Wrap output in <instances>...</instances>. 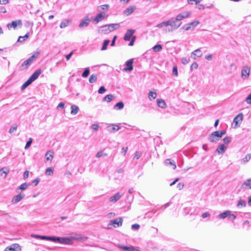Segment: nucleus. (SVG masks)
<instances>
[{
    "label": "nucleus",
    "mask_w": 251,
    "mask_h": 251,
    "mask_svg": "<svg viewBox=\"0 0 251 251\" xmlns=\"http://www.w3.org/2000/svg\"><path fill=\"white\" fill-rule=\"evenodd\" d=\"M41 73L40 69L36 70L30 77L22 85L21 90H24L35 80Z\"/></svg>",
    "instance_id": "nucleus-1"
},
{
    "label": "nucleus",
    "mask_w": 251,
    "mask_h": 251,
    "mask_svg": "<svg viewBox=\"0 0 251 251\" xmlns=\"http://www.w3.org/2000/svg\"><path fill=\"white\" fill-rule=\"evenodd\" d=\"M36 58L37 56L35 54H33L22 64L20 67V70H24L27 69Z\"/></svg>",
    "instance_id": "nucleus-2"
},
{
    "label": "nucleus",
    "mask_w": 251,
    "mask_h": 251,
    "mask_svg": "<svg viewBox=\"0 0 251 251\" xmlns=\"http://www.w3.org/2000/svg\"><path fill=\"white\" fill-rule=\"evenodd\" d=\"M170 23L169 25L171 26V28L168 29V31H173L174 30L177 29L181 25L182 23L179 22V24H177V21L174 18H172L169 20Z\"/></svg>",
    "instance_id": "nucleus-3"
},
{
    "label": "nucleus",
    "mask_w": 251,
    "mask_h": 251,
    "mask_svg": "<svg viewBox=\"0 0 251 251\" xmlns=\"http://www.w3.org/2000/svg\"><path fill=\"white\" fill-rule=\"evenodd\" d=\"M218 131L213 132L209 135L208 137V140L211 143H216L220 140Z\"/></svg>",
    "instance_id": "nucleus-4"
},
{
    "label": "nucleus",
    "mask_w": 251,
    "mask_h": 251,
    "mask_svg": "<svg viewBox=\"0 0 251 251\" xmlns=\"http://www.w3.org/2000/svg\"><path fill=\"white\" fill-rule=\"evenodd\" d=\"M108 15H106L104 12H101L97 15L93 22L95 24H97L99 22L103 20Z\"/></svg>",
    "instance_id": "nucleus-5"
},
{
    "label": "nucleus",
    "mask_w": 251,
    "mask_h": 251,
    "mask_svg": "<svg viewBox=\"0 0 251 251\" xmlns=\"http://www.w3.org/2000/svg\"><path fill=\"white\" fill-rule=\"evenodd\" d=\"M250 68L248 66H244L241 70V77L243 79L247 78L250 73Z\"/></svg>",
    "instance_id": "nucleus-6"
},
{
    "label": "nucleus",
    "mask_w": 251,
    "mask_h": 251,
    "mask_svg": "<svg viewBox=\"0 0 251 251\" xmlns=\"http://www.w3.org/2000/svg\"><path fill=\"white\" fill-rule=\"evenodd\" d=\"M133 59H130L126 61L125 63L126 67L124 68L123 71L125 72H131L133 69Z\"/></svg>",
    "instance_id": "nucleus-7"
},
{
    "label": "nucleus",
    "mask_w": 251,
    "mask_h": 251,
    "mask_svg": "<svg viewBox=\"0 0 251 251\" xmlns=\"http://www.w3.org/2000/svg\"><path fill=\"white\" fill-rule=\"evenodd\" d=\"M243 118V114L241 113H239L238 115L235 116L233 119V123L235 124V127H237L240 126V124L242 121Z\"/></svg>",
    "instance_id": "nucleus-8"
},
{
    "label": "nucleus",
    "mask_w": 251,
    "mask_h": 251,
    "mask_svg": "<svg viewBox=\"0 0 251 251\" xmlns=\"http://www.w3.org/2000/svg\"><path fill=\"white\" fill-rule=\"evenodd\" d=\"M21 250L20 246L18 244H13L7 247L3 251H18Z\"/></svg>",
    "instance_id": "nucleus-9"
},
{
    "label": "nucleus",
    "mask_w": 251,
    "mask_h": 251,
    "mask_svg": "<svg viewBox=\"0 0 251 251\" xmlns=\"http://www.w3.org/2000/svg\"><path fill=\"white\" fill-rule=\"evenodd\" d=\"M135 32V29H128L126 30L125 36L124 37V40L125 41H129L131 39V37L133 34Z\"/></svg>",
    "instance_id": "nucleus-10"
},
{
    "label": "nucleus",
    "mask_w": 251,
    "mask_h": 251,
    "mask_svg": "<svg viewBox=\"0 0 251 251\" xmlns=\"http://www.w3.org/2000/svg\"><path fill=\"white\" fill-rule=\"evenodd\" d=\"M122 223L123 219L122 218H118L110 221V225L115 227L122 226Z\"/></svg>",
    "instance_id": "nucleus-11"
},
{
    "label": "nucleus",
    "mask_w": 251,
    "mask_h": 251,
    "mask_svg": "<svg viewBox=\"0 0 251 251\" xmlns=\"http://www.w3.org/2000/svg\"><path fill=\"white\" fill-rule=\"evenodd\" d=\"M22 25V21L20 20L12 21L11 23L7 24V27L10 29L12 27L15 29L18 25L21 26Z\"/></svg>",
    "instance_id": "nucleus-12"
},
{
    "label": "nucleus",
    "mask_w": 251,
    "mask_h": 251,
    "mask_svg": "<svg viewBox=\"0 0 251 251\" xmlns=\"http://www.w3.org/2000/svg\"><path fill=\"white\" fill-rule=\"evenodd\" d=\"M90 21V19L89 18L88 16L85 17L84 19L82 20V21L80 23L79 25V27L80 28L87 27Z\"/></svg>",
    "instance_id": "nucleus-13"
},
{
    "label": "nucleus",
    "mask_w": 251,
    "mask_h": 251,
    "mask_svg": "<svg viewBox=\"0 0 251 251\" xmlns=\"http://www.w3.org/2000/svg\"><path fill=\"white\" fill-rule=\"evenodd\" d=\"M59 243L65 245H71L73 243L72 240L68 237H59Z\"/></svg>",
    "instance_id": "nucleus-14"
},
{
    "label": "nucleus",
    "mask_w": 251,
    "mask_h": 251,
    "mask_svg": "<svg viewBox=\"0 0 251 251\" xmlns=\"http://www.w3.org/2000/svg\"><path fill=\"white\" fill-rule=\"evenodd\" d=\"M98 32L104 34H107L110 33L108 25L101 26L100 29L98 30Z\"/></svg>",
    "instance_id": "nucleus-15"
},
{
    "label": "nucleus",
    "mask_w": 251,
    "mask_h": 251,
    "mask_svg": "<svg viewBox=\"0 0 251 251\" xmlns=\"http://www.w3.org/2000/svg\"><path fill=\"white\" fill-rule=\"evenodd\" d=\"M107 130L110 132H114L115 131L119 130L121 127L117 125H112V126H108L106 127Z\"/></svg>",
    "instance_id": "nucleus-16"
},
{
    "label": "nucleus",
    "mask_w": 251,
    "mask_h": 251,
    "mask_svg": "<svg viewBox=\"0 0 251 251\" xmlns=\"http://www.w3.org/2000/svg\"><path fill=\"white\" fill-rule=\"evenodd\" d=\"M227 149V146L224 144L220 145L217 148L216 152L219 154H223Z\"/></svg>",
    "instance_id": "nucleus-17"
},
{
    "label": "nucleus",
    "mask_w": 251,
    "mask_h": 251,
    "mask_svg": "<svg viewBox=\"0 0 251 251\" xmlns=\"http://www.w3.org/2000/svg\"><path fill=\"white\" fill-rule=\"evenodd\" d=\"M118 247L120 249H123L125 251H140L139 250L135 249L132 246L127 247L126 246L119 245Z\"/></svg>",
    "instance_id": "nucleus-18"
},
{
    "label": "nucleus",
    "mask_w": 251,
    "mask_h": 251,
    "mask_svg": "<svg viewBox=\"0 0 251 251\" xmlns=\"http://www.w3.org/2000/svg\"><path fill=\"white\" fill-rule=\"evenodd\" d=\"M25 195H22L21 194L16 195L13 198L12 200V202L13 203H17L21 201L25 197Z\"/></svg>",
    "instance_id": "nucleus-19"
},
{
    "label": "nucleus",
    "mask_w": 251,
    "mask_h": 251,
    "mask_svg": "<svg viewBox=\"0 0 251 251\" xmlns=\"http://www.w3.org/2000/svg\"><path fill=\"white\" fill-rule=\"evenodd\" d=\"M136 7L134 6H130L129 7L126 8L124 11V13L127 16H128L132 14L134 11L135 10Z\"/></svg>",
    "instance_id": "nucleus-20"
},
{
    "label": "nucleus",
    "mask_w": 251,
    "mask_h": 251,
    "mask_svg": "<svg viewBox=\"0 0 251 251\" xmlns=\"http://www.w3.org/2000/svg\"><path fill=\"white\" fill-rule=\"evenodd\" d=\"M108 26L109 32H112L116 29H118L120 27V25L119 24H111L108 25Z\"/></svg>",
    "instance_id": "nucleus-21"
},
{
    "label": "nucleus",
    "mask_w": 251,
    "mask_h": 251,
    "mask_svg": "<svg viewBox=\"0 0 251 251\" xmlns=\"http://www.w3.org/2000/svg\"><path fill=\"white\" fill-rule=\"evenodd\" d=\"M230 211L226 210L223 212V213H220L218 215V218L220 219H224L226 218H228V215L230 214Z\"/></svg>",
    "instance_id": "nucleus-22"
},
{
    "label": "nucleus",
    "mask_w": 251,
    "mask_h": 251,
    "mask_svg": "<svg viewBox=\"0 0 251 251\" xmlns=\"http://www.w3.org/2000/svg\"><path fill=\"white\" fill-rule=\"evenodd\" d=\"M164 163L167 166H168L169 165L173 166V169H175L176 167L175 162L173 160H171L170 159H167L165 160L164 161Z\"/></svg>",
    "instance_id": "nucleus-23"
},
{
    "label": "nucleus",
    "mask_w": 251,
    "mask_h": 251,
    "mask_svg": "<svg viewBox=\"0 0 251 251\" xmlns=\"http://www.w3.org/2000/svg\"><path fill=\"white\" fill-rule=\"evenodd\" d=\"M72 238L74 240L80 241H85L88 239L87 237L82 236L80 235H76L75 236L73 237Z\"/></svg>",
    "instance_id": "nucleus-24"
},
{
    "label": "nucleus",
    "mask_w": 251,
    "mask_h": 251,
    "mask_svg": "<svg viewBox=\"0 0 251 251\" xmlns=\"http://www.w3.org/2000/svg\"><path fill=\"white\" fill-rule=\"evenodd\" d=\"M157 104L158 107L164 108L166 106V104L165 101L163 100L162 99H157Z\"/></svg>",
    "instance_id": "nucleus-25"
},
{
    "label": "nucleus",
    "mask_w": 251,
    "mask_h": 251,
    "mask_svg": "<svg viewBox=\"0 0 251 251\" xmlns=\"http://www.w3.org/2000/svg\"><path fill=\"white\" fill-rule=\"evenodd\" d=\"M9 173V170L5 168H2L0 170V176L5 178L7 174Z\"/></svg>",
    "instance_id": "nucleus-26"
},
{
    "label": "nucleus",
    "mask_w": 251,
    "mask_h": 251,
    "mask_svg": "<svg viewBox=\"0 0 251 251\" xmlns=\"http://www.w3.org/2000/svg\"><path fill=\"white\" fill-rule=\"evenodd\" d=\"M121 197V196L119 194V193H116L113 196L110 198L109 201L111 202H116L120 199Z\"/></svg>",
    "instance_id": "nucleus-27"
},
{
    "label": "nucleus",
    "mask_w": 251,
    "mask_h": 251,
    "mask_svg": "<svg viewBox=\"0 0 251 251\" xmlns=\"http://www.w3.org/2000/svg\"><path fill=\"white\" fill-rule=\"evenodd\" d=\"M30 183H28L26 182H25L22 184L16 190V191L18 192V190H25L29 186H30Z\"/></svg>",
    "instance_id": "nucleus-28"
},
{
    "label": "nucleus",
    "mask_w": 251,
    "mask_h": 251,
    "mask_svg": "<svg viewBox=\"0 0 251 251\" xmlns=\"http://www.w3.org/2000/svg\"><path fill=\"white\" fill-rule=\"evenodd\" d=\"M246 187L251 188V178L248 179L242 184V188L244 189Z\"/></svg>",
    "instance_id": "nucleus-29"
},
{
    "label": "nucleus",
    "mask_w": 251,
    "mask_h": 251,
    "mask_svg": "<svg viewBox=\"0 0 251 251\" xmlns=\"http://www.w3.org/2000/svg\"><path fill=\"white\" fill-rule=\"evenodd\" d=\"M53 152H52L50 151H48L45 155L46 159L47 161H51L53 157Z\"/></svg>",
    "instance_id": "nucleus-30"
},
{
    "label": "nucleus",
    "mask_w": 251,
    "mask_h": 251,
    "mask_svg": "<svg viewBox=\"0 0 251 251\" xmlns=\"http://www.w3.org/2000/svg\"><path fill=\"white\" fill-rule=\"evenodd\" d=\"M124 107V104L123 103V102L122 101H120V102H118V103H117L115 106H114V108L115 109V110H121Z\"/></svg>",
    "instance_id": "nucleus-31"
},
{
    "label": "nucleus",
    "mask_w": 251,
    "mask_h": 251,
    "mask_svg": "<svg viewBox=\"0 0 251 251\" xmlns=\"http://www.w3.org/2000/svg\"><path fill=\"white\" fill-rule=\"evenodd\" d=\"M71 113L72 115H75L78 113V112L79 111V108L77 106L73 105L71 106Z\"/></svg>",
    "instance_id": "nucleus-32"
},
{
    "label": "nucleus",
    "mask_w": 251,
    "mask_h": 251,
    "mask_svg": "<svg viewBox=\"0 0 251 251\" xmlns=\"http://www.w3.org/2000/svg\"><path fill=\"white\" fill-rule=\"evenodd\" d=\"M33 237L37 238V239H40L42 240H46L50 241V236H44V235H33Z\"/></svg>",
    "instance_id": "nucleus-33"
},
{
    "label": "nucleus",
    "mask_w": 251,
    "mask_h": 251,
    "mask_svg": "<svg viewBox=\"0 0 251 251\" xmlns=\"http://www.w3.org/2000/svg\"><path fill=\"white\" fill-rule=\"evenodd\" d=\"M97 80V75L95 74H93L90 75L89 78V81L91 83L96 82Z\"/></svg>",
    "instance_id": "nucleus-34"
},
{
    "label": "nucleus",
    "mask_w": 251,
    "mask_h": 251,
    "mask_svg": "<svg viewBox=\"0 0 251 251\" xmlns=\"http://www.w3.org/2000/svg\"><path fill=\"white\" fill-rule=\"evenodd\" d=\"M192 54L196 55L198 57H200L202 55V53L200 49H197L192 52Z\"/></svg>",
    "instance_id": "nucleus-35"
},
{
    "label": "nucleus",
    "mask_w": 251,
    "mask_h": 251,
    "mask_svg": "<svg viewBox=\"0 0 251 251\" xmlns=\"http://www.w3.org/2000/svg\"><path fill=\"white\" fill-rule=\"evenodd\" d=\"M70 22H71V20H65L61 23L60 25V27L63 28L67 27L69 25Z\"/></svg>",
    "instance_id": "nucleus-36"
},
{
    "label": "nucleus",
    "mask_w": 251,
    "mask_h": 251,
    "mask_svg": "<svg viewBox=\"0 0 251 251\" xmlns=\"http://www.w3.org/2000/svg\"><path fill=\"white\" fill-rule=\"evenodd\" d=\"M114 99V97L111 94L107 95L105 96L103 99V101H106L107 102H110L113 100Z\"/></svg>",
    "instance_id": "nucleus-37"
},
{
    "label": "nucleus",
    "mask_w": 251,
    "mask_h": 251,
    "mask_svg": "<svg viewBox=\"0 0 251 251\" xmlns=\"http://www.w3.org/2000/svg\"><path fill=\"white\" fill-rule=\"evenodd\" d=\"M89 74H90L89 68H88V67L86 68H85L84 71H83V72L82 74V75H81L82 77L83 78H86L89 75Z\"/></svg>",
    "instance_id": "nucleus-38"
},
{
    "label": "nucleus",
    "mask_w": 251,
    "mask_h": 251,
    "mask_svg": "<svg viewBox=\"0 0 251 251\" xmlns=\"http://www.w3.org/2000/svg\"><path fill=\"white\" fill-rule=\"evenodd\" d=\"M162 45L160 44H157L155 45L153 47L152 50L154 52H158L162 50Z\"/></svg>",
    "instance_id": "nucleus-39"
},
{
    "label": "nucleus",
    "mask_w": 251,
    "mask_h": 251,
    "mask_svg": "<svg viewBox=\"0 0 251 251\" xmlns=\"http://www.w3.org/2000/svg\"><path fill=\"white\" fill-rule=\"evenodd\" d=\"M246 206V202L245 200H240L238 201V202L237 204V207H245Z\"/></svg>",
    "instance_id": "nucleus-40"
},
{
    "label": "nucleus",
    "mask_w": 251,
    "mask_h": 251,
    "mask_svg": "<svg viewBox=\"0 0 251 251\" xmlns=\"http://www.w3.org/2000/svg\"><path fill=\"white\" fill-rule=\"evenodd\" d=\"M169 24H170V23L169 22V20H168L166 21H164V22L158 24L156 25V27H157L158 28H162L164 26H167L169 25Z\"/></svg>",
    "instance_id": "nucleus-41"
},
{
    "label": "nucleus",
    "mask_w": 251,
    "mask_h": 251,
    "mask_svg": "<svg viewBox=\"0 0 251 251\" xmlns=\"http://www.w3.org/2000/svg\"><path fill=\"white\" fill-rule=\"evenodd\" d=\"M109 43H110V41L109 40H105L103 41L102 46L101 48V50H106L107 46H108V44H109Z\"/></svg>",
    "instance_id": "nucleus-42"
},
{
    "label": "nucleus",
    "mask_w": 251,
    "mask_h": 251,
    "mask_svg": "<svg viewBox=\"0 0 251 251\" xmlns=\"http://www.w3.org/2000/svg\"><path fill=\"white\" fill-rule=\"evenodd\" d=\"M29 37V33H27L24 36H20L18 39V42H23L26 39L28 38Z\"/></svg>",
    "instance_id": "nucleus-43"
},
{
    "label": "nucleus",
    "mask_w": 251,
    "mask_h": 251,
    "mask_svg": "<svg viewBox=\"0 0 251 251\" xmlns=\"http://www.w3.org/2000/svg\"><path fill=\"white\" fill-rule=\"evenodd\" d=\"M189 25L191 27V29L193 30L196 26H197L199 24L200 22L199 21H195L189 23Z\"/></svg>",
    "instance_id": "nucleus-44"
},
{
    "label": "nucleus",
    "mask_w": 251,
    "mask_h": 251,
    "mask_svg": "<svg viewBox=\"0 0 251 251\" xmlns=\"http://www.w3.org/2000/svg\"><path fill=\"white\" fill-rule=\"evenodd\" d=\"M251 158V154H247L242 159V162L244 163L248 162Z\"/></svg>",
    "instance_id": "nucleus-45"
},
{
    "label": "nucleus",
    "mask_w": 251,
    "mask_h": 251,
    "mask_svg": "<svg viewBox=\"0 0 251 251\" xmlns=\"http://www.w3.org/2000/svg\"><path fill=\"white\" fill-rule=\"evenodd\" d=\"M156 93L155 92H152V91H150L149 93V95H148V97H149V99L151 100V99H154L156 97Z\"/></svg>",
    "instance_id": "nucleus-46"
},
{
    "label": "nucleus",
    "mask_w": 251,
    "mask_h": 251,
    "mask_svg": "<svg viewBox=\"0 0 251 251\" xmlns=\"http://www.w3.org/2000/svg\"><path fill=\"white\" fill-rule=\"evenodd\" d=\"M181 16L184 17V18H187L190 17L191 14V12L190 11H184L180 13Z\"/></svg>",
    "instance_id": "nucleus-47"
},
{
    "label": "nucleus",
    "mask_w": 251,
    "mask_h": 251,
    "mask_svg": "<svg viewBox=\"0 0 251 251\" xmlns=\"http://www.w3.org/2000/svg\"><path fill=\"white\" fill-rule=\"evenodd\" d=\"M231 141V138L229 136H226L223 139V142L225 145H228Z\"/></svg>",
    "instance_id": "nucleus-48"
},
{
    "label": "nucleus",
    "mask_w": 251,
    "mask_h": 251,
    "mask_svg": "<svg viewBox=\"0 0 251 251\" xmlns=\"http://www.w3.org/2000/svg\"><path fill=\"white\" fill-rule=\"evenodd\" d=\"M103 156H107V154L106 153L103 152L102 151H99L97 153V154L96 155V157L97 158H100Z\"/></svg>",
    "instance_id": "nucleus-49"
},
{
    "label": "nucleus",
    "mask_w": 251,
    "mask_h": 251,
    "mask_svg": "<svg viewBox=\"0 0 251 251\" xmlns=\"http://www.w3.org/2000/svg\"><path fill=\"white\" fill-rule=\"evenodd\" d=\"M53 170L52 169V168L50 167V168H48L46 169V174L47 175L51 176L53 174Z\"/></svg>",
    "instance_id": "nucleus-50"
},
{
    "label": "nucleus",
    "mask_w": 251,
    "mask_h": 251,
    "mask_svg": "<svg viewBox=\"0 0 251 251\" xmlns=\"http://www.w3.org/2000/svg\"><path fill=\"white\" fill-rule=\"evenodd\" d=\"M17 128V125L16 124H13L11 126L9 130V132L10 133H12L14 131L16 130Z\"/></svg>",
    "instance_id": "nucleus-51"
},
{
    "label": "nucleus",
    "mask_w": 251,
    "mask_h": 251,
    "mask_svg": "<svg viewBox=\"0 0 251 251\" xmlns=\"http://www.w3.org/2000/svg\"><path fill=\"white\" fill-rule=\"evenodd\" d=\"M236 218V216L233 214L231 213V211H230V214L228 215V220L233 222V221Z\"/></svg>",
    "instance_id": "nucleus-52"
},
{
    "label": "nucleus",
    "mask_w": 251,
    "mask_h": 251,
    "mask_svg": "<svg viewBox=\"0 0 251 251\" xmlns=\"http://www.w3.org/2000/svg\"><path fill=\"white\" fill-rule=\"evenodd\" d=\"M50 241L56 243H59V237L50 236Z\"/></svg>",
    "instance_id": "nucleus-53"
},
{
    "label": "nucleus",
    "mask_w": 251,
    "mask_h": 251,
    "mask_svg": "<svg viewBox=\"0 0 251 251\" xmlns=\"http://www.w3.org/2000/svg\"><path fill=\"white\" fill-rule=\"evenodd\" d=\"M189 24H185L181 28L182 29H183L185 31H188L189 30H192L191 26L189 25Z\"/></svg>",
    "instance_id": "nucleus-54"
},
{
    "label": "nucleus",
    "mask_w": 251,
    "mask_h": 251,
    "mask_svg": "<svg viewBox=\"0 0 251 251\" xmlns=\"http://www.w3.org/2000/svg\"><path fill=\"white\" fill-rule=\"evenodd\" d=\"M40 178H39V177H37L36 178H35L34 180H33L32 182H31V184L34 186H36V185H38V184L39 183V182H40Z\"/></svg>",
    "instance_id": "nucleus-55"
},
{
    "label": "nucleus",
    "mask_w": 251,
    "mask_h": 251,
    "mask_svg": "<svg viewBox=\"0 0 251 251\" xmlns=\"http://www.w3.org/2000/svg\"><path fill=\"white\" fill-rule=\"evenodd\" d=\"M201 0H187V2L190 4H197L199 3Z\"/></svg>",
    "instance_id": "nucleus-56"
},
{
    "label": "nucleus",
    "mask_w": 251,
    "mask_h": 251,
    "mask_svg": "<svg viewBox=\"0 0 251 251\" xmlns=\"http://www.w3.org/2000/svg\"><path fill=\"white\" fill-rule=\"evenodd\" d=\"M32 142V139L31 138H30L26 143V145L25 147V149H28L31 146Z\"/></svg>",
    "instance_id": "nucleus-57"
},
{
    "label": "nucleus",
    "mask_w": 251,
    "mask_h": 251,
    "mask_svg": "<svg viewBox=\"0 0 251 251\" xmlns=\"http://www.w3.org/2000/svg\"><path fill=\"white\" fill-rule=\"evenodd\" d=\"M190 61L189 58L187 57H183L181 59V62L183 64L186 65L189 63Z\"/></svg>",
    "instance_id": "nucleus-58"
},
{
    "label": "nucleus",
    "mask_w": 251,
    "mask_h": 251,
    "mask_svg": "<svg viewBox=\"0 0 251 251\" xmlns=\"http://www.w3.org/2000/svg\"><path fill=\"white\" fill-rule=\"evenodd\" d=\"M106 91V89L103 86H100L98 90V93L99 94H103Z\"/></svg>",
    "instance_id": "nucleus-59"
},
{
    "label": "nucleus",
    "mask_w": 251,
    "mask_h": 251,
    "mask_svg": "<svg viewBox=\"0 0 251 251\" xmlns=\"http://www.w3.org/2000/svg\"><path fill=\"white\" fill-rule=\"evenodd\" d=\"M175 19H176V20L177 21V22H179V21H180L181 20H182L183 19H184V17L183 16H181V15L179 13V14H178L176 17L175 18Z\"/></svg>",
    "instance_id": "nucleus-60"
},
{
    "label": "nucleus",
    "mask_w": 251,
    "mask_h": 251,
    "mask_svg": "<svg viewBox=\"0 0 251 251\" xmlns=\"http://www.w3.org/2000/svg\"><path fill=\"white\" fill-rule=\"evenodd\" d=\"M173 74L176 76H177L178 75L177 68L176 66H174L173 68Z\"/></svg>",
    "instance_id": "nucleus-61"
},
{
    "label": "nucleus",
    "mask_w": 251,
    "mask_h": 251,
    "mask_svg": "<svg viewBox=\"0 0 251 251\" xmlns=\"http://www.w3.org/2000/svg\"><path fill=\"white\" fill-rule=\"evenodd\" d=\"M65 104L63 102H60L57 106V109L58 110H60L63 109L64 107Z\"/></svg>",
    "instance_id": "nucleus-62"
},
{
    "label": "nucleus",
    "mask_w": 251,
    "mask_h": 251,
    "mask_svg": "<svg viewBox=\"0 0 251 251\" xmlns=\"http://www.w3.org/2000/svg\"><path fill=\"white\" fill-rule=\"evenodd\" d=\"M100 7L103 10H107L109 8V5L107 4H103L100 6Z\"/></svg>",
    "instance_id": "nucleus-63"
},
{
    "label": "nucleus",
    "mask_w": 251,
    "mask_h": 251,
    "mask_svg": "<svg viewBox=\"0 0 251 251\" xmlns=\"http://www.w3.org/2000/svg\"><path fill=\"white\" fill-rule=\"evenodd\" d=\"M245 101L248 104L251 103V93L246 98Z\"/></svg>",
    "instance_id": "nucleus-64"
}]
</instances>
